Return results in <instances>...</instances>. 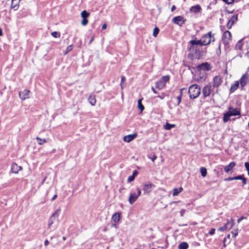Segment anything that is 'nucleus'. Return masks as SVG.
<instances>
[{
    "label": "nucleus",
    "instance_id": "338daca9",
    "mask_svg": "<svg viewBox=\"0 0 249 249\" xmlns=\"http://www.w3.org/2000/svg\"><path fill=\"white\" fill-rule=\"evenodd\" d=\"M62 239H63V240H66V237L64 236V237H63Z\"/></svg>",
    "mask_w": 249,
    "mask_h": 249
},
{
    "label": "nucleus",
    "instance_id": "f8f14e48",
    "mask_svg": "<svg viewBox=\"0 0 249 249\" xmlns=\"http://www.w3.org/2000/svg\"><path fill=\"white\" fill-rule=\"evenodd\" d=\"M154 187L155 185L152 183L144 184L142 188L144 194H149L151 192L152 188Z\"/></svg>",
    "mask_w": 249,
    "mask_h": 249
},
{
    "label": "nucleus",
    "instance_id": "f257e3e1",
    "mask_svg": "<svg viewBox=\"0 0 249 249\" xmlns=\"http://www.w3.org/2000/svg\"><path fill=\"white\" fill-rule=\"evenodd\" d=\"M60 212V209H57L50 217L48 224V230H50V231H53L56 229L58 223L57 218Z\"/></svg>",
    "mask_w": 249,
    "mask_h": 249
},
{
    "label": "nucleus",
    "instance_id": "f03ea898",
    "mask_svg": "<svg viewBox=\"0 0 249 249\" xmlns=\"http://www.w3.org/2000/svg\"><path fill=\"white\" fill-rule=\"evenodd\" d=\"M191 45L188 50L190 53L196 54L197 56L200 54L201 51V46L200 44L196 39H193L189 41Z\"/></svg>",
    "mask_w": 249,
    "mask_h": 249
},
{
    "label": "nucleus",
    "instance_id": "2eb2a0df",
    "mask_svg": "<svg viewBox=\"0 0 249 249\" xmlns=\"http://www.w3.org/2000/svg\"><path fill=\"white\" fill-rule=\"evenodd\" d=\"M30 91L28 90L25 89L23 91L19 92V98L22 100H24L29 98Z\"/></svg>",
    "mask_w": 249,
    "mask_h": 249
},
{
    "label": "nucleus",
    "instance_id": "6e6552de",
    "mask_svg": "<svg viewBox=\"0 0 249 249\" xmlns=\"http://www.w3.org/2000/svg\"><path fill=\"white\" fill-rule=\"evenodd\" d=\"M136 190L137 192V193H131L130 194L128 201L130 204H132L135 201H136L139 196L141 195V191L139 188H137Z\"/></svg>",
    "mask_w": 249,
    "mask_h": 249
},
{
    "label": "nucleus",
    "instance_id": "c9c22d12",
    "mask_svg": "<svg viewBox=\"0 0 249 249\" xmlns=\"http://www.w3.org/2000/svg\"><path fill=\"white\" fill-rule=\"evenodd\" d=\"M52 36L55 38L59 37L60 36V33L57 32H53L51 33Z\"/></svg>",
    "mask_w": 249,
    "mask_h": 249
},
{
    "label": "nucleus",
    "instance_id": "b1692460",
    "mask_svg": "<svg viewBox=\"0 0 249 249\" xmlns=\"http://www.w3.org/2000/svg\"><path fill=\"white\" fill-rule=\"evenodd\" d=\"M120 214L119 213H115L113 214L112 216V219L115 223L118 222L120 221Z\"/></svg>",
    "mask_w": 249,
    "mask_h": 249
},
{
    "label": "nucleus",
    "instance_id": "680f3d73",
    "mask_svg": "<svg viewBox=\"0 0 249 249\" xmlns=\"http://www.w3.org/2000/svg\"><path fill=\"white\" fill-rule=\"evenodd\" d=\"M46 179V177H44V178L43 179V180H42L41 181V184H43L44 182V181H45Z\"/></svg>",
    "mask_w": 249,
    "mask_h": 249
},
{
    "label": "nucleus",
    "instance_id": "bb28decb",
    "mask_svg": "<svg viewBox=\"0 0 249 249\" xmlns=\"http://www.w3.org/2000/svg\"><path fill=\"white\" fill-rule=\"evenodd\" d=\"M188 244L186 242H182L178 246L179 249H187Z\"/></svg>",
    "mask_w": 249,
    "mask_h": 249
},
{
    "label": "nucleus",
    "instance_id": "cd10ccee",
    "mask_svg": "<svg viewBox=\"0 0 249 249\" xmlns=\"http://www.w3.org/2000/svg\"><path fill=\"white\" fill-rule=\"evenodd\" d=\"M36 140L37 141L38 144L39 145H42L44 143L47 142V141L45 139H41L38 137H36Z\"/></svg>",
    "mask_w": 249,
    "mask_h": 249
},
{
    "label": "nucleus",
    "instance_id": "0eeeda50",
    "mask_svg": "<svg viewBox=\"0 0 249 249\" xmlns=\"http://www.w3.org/2000/svg\"><path fill=\"white\" fill-rule=\"evenodd\" d=\"M223 80L220 76H215L211 83L212 86L216 89L215 93L218 92V89L219 87L222 84Z\"/></svg>",
    "mask_w": 249,
    "mask_h": 249
},
{
    "label": "nucleus",
    "instance_id": "09e8293b",
    "mask_svg": "<svg viewBox=\"0 0 249 249\" xmlns=\"http://www.w3.org/2000/svg\"><path fill=\"white\" fill-rule=\"evenodd\" d=\"M185 212V210L184 209H182L180 212V214L181 216H183L184 215V213Z\"/></svg>",
    "mask_w": 249,
    "mask_h": 249
},
{
    "label": "nucleus",
    "instance_id": "13d9d810",
    "mask_svg": "<svg viewBox=\"0 0 249 249\" xmlns=\"http://www.w3.org/2000/svg\"><path fill=\"white\" fill-rule=\"evenodd\" d=\"M176 9V6L175 5H173L171 7V12H173Z\"/></svg>",
    "mask_w": 249,
    "mask_h": 249
},
{
    "label": "nucleus",
    "instance_id": "2f4dec72",
    "mask_svg": "<svg viewBox=\"0 0 249 249\" xmlns=\"http://www.w3.org/2000/svg\"><path fill=\"white\" fill-rule=\"evenodd\" d=\"M243 46L242 40H239L235 45V48L238 50H241Z\"/></svg>",
    "mask_w": 249,
    "mask_h": 249
},
{
    "label": "nucleus",
    "instance_id": "a18cd8bd",
    "mask_svg": "<svg viewBox=\"0 0 249 249\" xmlns=\"http://www.w3.org/2000/svg\"><path fill=\"white\" fill-rule=\"evenodd\" d=\"M227 230V229L226 228V227H225V225H224V226H222V227H220V228L218 229V230L219 231H225V230Z\"/></svg>",
    "mask_w": 249,
    "mask_h": 249
},
{
    "label": "nucleus",
    "instance_id": "774afa93",
    "mask_svg": "<svg viewBox=\"0 0 249 249\" xmlns=\"http://www.w3.org/2000/svg\"><path fill=\"white\" fill-rule=\"evenodd\" d=\"M113 226L114 227H115V226H116V224H114L113 225Z\"/></svg>",
    "mask_w": 249,
    "mask_h": 249
},
{
    "label": "nucleus",
    "instance_id": "ddd939ff",
    "mask_svg": "<svg viewBox=\"0 0 249 249\" xmlns=\"http://www.w3.org/2000/svg\"><path fill=\"white\" fill-rule=\"evenodd\" d=\"M238 18V15L235 14L232 16L231 19L229 20L228 23L227 24V28L228 29H230L231 26L233 25V24L236 22Z\"/></svg>",
    "mask_w": 249,
    "mask_h": 249
},
{
    "label": "nucleus",
    "instance_id": "4c0bfd02",
    "mask_svg": "<svg viewBox=\"0 0 249 249\" xmlns=\"http://www.w3.org/2000/svg\"><path fill=\"white\" fill-rule=\"evenodd\" d=\"M88 23V20L87 18H83L81 21V24L86 26Z\"/></svg>",
    "mask_w": 249,
    "mask_h": 249
},
{
    "label": "nucleus",
    "instance_id": "8fccbe9b",
    "mask_svg": "<svg viewBox=\"0 0 249 249\" xmlns=\"http://www.w3.org/2000/svg\"><path fill=\"white\" fill-rule=\"evenodd\" d=\"M186 89L185 88H181L180 89V94L182 96V94H183V91L185 90Z\"/></svg>",
    "mask_w": 249,
    "mask_h": 249
},
{
    "label": "nucleus",
    "instance_id": "1a4fd4ad",
    "mask_svg": "<svg viewBox=\"0 0 249 249\" xmlns=\"http://www.w3.org/2000/svg\"><path fill=\"white\" fill-rule=\"evenodd\" d=\"M169 80V76L168 75L163 76L161 79L159 80L156 83V88L160 90L163 89L165 86V84Z\"/></svg>",
    "mask_w": 249,
    "mask_h": 249
},
{
    "label": "nucleus",
    "instance_id": "9b49d317",
    "mask_svg": "<svg viewBox=\"0 0 249 249\" xmlns=\"http://www.w3.org/2000/svg\"><path fill=\"white\" fill-rule=\"evenodd\" d=\"M196 69L198 71H208L211 70L212 67L211 66V65L208 62H204L200 65H198L197 66Z\"/></svg>",
    "mask_w": 249,
    "mask_h": 249
},
{
    "label": "nucleus",
    "instance_id": "c85d7f7f",
    "mask_svg": "<svg viewBox=\"0 0 249 249\" xmlns=\"http://www.w3.org/2000/svg\"><path fill=\"white\" fill-rule=\"evenodd\" d=\"M175 126V124H170L168 123H167L164 125V128L166 130H170L172 128H173Z\"/></svg>",
    "mask_w": 249,
    "mask_h": 249
},
{
    "label": "nucleus",
    "instance_id": "39448f33",
    "mask_svg": "<svg viewBox=\"0 0 249 249\" xmlns=\"http://www.w3.org/2000/svg\"><path fill=\"white\" fill-rule=\"evenodd\" d=\"M200 44V46H206L210 44L212 41H214V38L212 36V32H209L204 35L200 39L197 40Z\"/></svg>",
    "mask_w": 249,
    "mask_h": 249
},
{
    "label": "nucleus",
    "instance_id": "c756f323",
    "mask_svg": "<svg viewBox=\"0 0 249 249\" xmlns=\"http://www.w3.org/2000/svg\"><path fill=\"white\" fill-rule=\"evenodd\" d=\"M81 16L82 18H87L89 16V13L87 12L86 10H84L81 12Z\"/></svg>",
    "mask_w": 249,
    "mask_h": 249
},
{
    "label": "nucleus",
    "instance_id": "f704fd0d",
    "mask_svg": "<svg viewBox=\"0 0 249 249\" xmlns=\"http://www.w3.org/2000/svg\"><path fill=\"white\" fill-rule=\"evenodd\" d=\"M125 80V78L124 76H121V82L120 84V86L122 89H123V88L125 86V84H124V82Z\"/></svg>",
    "mask_w": 249,
    "mask_h": 249
},
{
    "label": "nucleus",
    "instance_id": "f3484780",
    "mask_svg": "<svg viewBox=\"0 0 249 249\" xmlns=\"http://www.w3.org/2000/svg\"><path fill=\"white\" fill-rule=\"evenodd\" d=\"M235 166V163L233 161L230 162L228 165L225 166L224 171L226 173H229L232 170Z\"/></svg>",
    "mask_w": 249,
    "mask_h": 249
},
{
    "label": "nucleus",
    "instance_id": "e2e57ef3",
    "mask_svg": "<svg viewBox=\"0 0 249 249\" xmlns=\"http://www.w3.org/2000/svg\"><path fill=\"white\" fill-rule=\"evenodd\" d=\"M158 97L160 99H163L164 98V97L162 95H159Z\"/></svg>",
    "mask_w": 249,
    "mask_h": 249
},
{
    "label": "nucleus",
    "instance_id": "49530a36",
    "mask_svg": "<svg viewBox=\"0 0 249 249\" xmlns=\"http://www.w3.org/2000/svg\"><path fill=\"white\" fill-rule=\"evenodd\" d=\"M234 180L233 177H229V178H226L224 179V180L226 181H231V180Z\"/></svg>",
    "mask_w": 249,
    "mask_h": 249
},
{
    "label": "nucleus",
    "instance_id": "a19ab883",
    "mask_svg": "<svg viewBox=\"0 0 249 249\" xmlns=\"http://www.w3.org/2000/svg\"><path fill=\"white\" fill-rule=\"evenodd\" d=\"M222 0L228 4L232 3L234 1V0Z\"/></svg>",
    "mask_w": 249,
    "mask_h": 249
},
{
    "label": "nucleus",
    "instance_id": "dca6fc26",
    "mask_svg": "<svg viewBox=\"0 0 249 249\" xmlns=\"http://www.w3.org/2000/svg\"><path fill=\"white\" fill-rule=\"evenodd\" d=\"M22 169V167L18 166L17 163H13L11 165V172L15 174H17L19 171Z\"/></svg>",
    "mask_w": 249,
    "mask_h": 249
},
{
    "label": "nucleus",
    "instance_id": "864d4df0",
    "mask_svg": "<svg viewBox=\"0 0 249 249\" xmlns=\"http://www.w3.org/2000/svg\"><path fill=\"white\" fill-rule=\"evenodd\" d=\"M231 233L232 234L233 237H235L237 235V232L236 231H235V232L232 231Z\"/></svg>",
    "mask_w": 249,
    "mask_h": 249
},
{
    "label": "nucleus",
    "instance_id": "a878e982",
    "mask_svg": "<svg viewBox=\"0 0 249 249\" xmlns=\"http://www.w3.org/2000/svg\"><path fill=\"white\" fill-rule=\"evenodd\" d=\"M183 190V188L182 187H180L179 188H174L173 189V196H178L180 193H181Z\"/></svg>",
    "mask_w": 249,
    "mask_h": 249
},
{
    "label": "nucleus",
    "instance_id": "de8ad7c7",
    "mask_svg": "<svg viewBox=\"0 0 249 249\" xmlns=\"http://www.w3.org/2000/svg\"><path fill=\"white\" fill-rule=\"evenodd\" d=\"M242 180V183L244 185L246 184L247 183V179L245 178L244 177H243L242 179H241Z\"/></svg>",
    "mask_w": 249,
    "mask_h": 249
},
{
    "label": "nucleus",
    "instance_id": "4468645a",
    "mask_svg": "<svg viewBox=\"0 0 249 249\" xmlns=\"http://www.w3.org/2000/svg\"><path fill=\"white\" fill-rule=\"evenodd\" d=\"M137 136V134L136 133H135L132 134L124 136L123 138V140L125 142H129L132 140H133L135 138H136Z\"/></svg>",
    "mask_w": 249,
    "mask_h": 249
},
{
    "label": "nucleus",
    "instance_id": "603ef678",
    "mask_svg": "<svg viewBox=\"0 0 249 249\" xmlns=\"http://www.w3.org/2000/svg\"><path fill=\"white\" fill-rule=\"evenodd\" d=\"M107 25L106 24H104L102 26V29L105 30L107 28Z\"/></svg>",
    "mask_w": 249,
    "mask_h": 249
},
{
    "label": "nucleus",
    "instance_id": "ea45409f",
    "mask_svg": "<svg viewBox=\"0 0 249 249\" xmlns=\"http://www.w3.org/2000/svg\"><path fill=\"white\" fill-rule=\"evenodd\" d=\"M245 166L248 171V175H249V162H246L245 163Z\"/></svg>",
    "mask_w": 249,
    "mask_h": 249
},
{
    "label": "nucleus",
    "instance_id": "393cba45",
    "mask_svg": "<svg viewBox=\"0 0 249 249\" xmlns=\"http://www.w3.org/2000/svg\"><path fill=\"white\" fill-rule=\"evenodd\" d=\"M239 85V81H236L235 83L231 87L230 91L231 92H234L238 88Z\"/></svg>",
    "mask_w": 249,
    "mask_h": 249
},
{
    "label": "nucleus",
    "instance_id": "6e6d98bb",
    "mask_svg": "<svg viewBox=\"0 0 249 249\" xmlns=\"http://www.w3.org/2000/svg\"><path fill=\"white\" fill-rule=\"evenodd\" d=\"M49 242L48 240H46L44 242V245L45 246H47L49 245Z\"/></svg>",
    "mask_w": 249,
    "mask_h": 249
},
{
    "label": "nucleus",
    "instance_id": "052dcab7",
    "mask_svg": "<svg viewBox=\"0 0 249 249\" xmlns=\"http://www.w3.org/2000/svg\"><path fill=\"white\" fill-rule=\"evenodd\" d=\"M56 197H57V195H55L52 197V200H54Z\"/></svg>",
    "mask_w": 249,
    "mask_h": 249
},
{
    "label": "nucleus",
    "instance_id": "473e14b6",
    "mask_svg": "<svg viewBox=\"0 0 249 249\" xmlns=\"http://www.w3.org/2000/svg\"><path fill=\"white\" fill-rule=\"evenodd\" d=\"M142 99H140L138 102V107L141 110V111H142L144 108V106L142 104Z\"/></svg>",
    "mask_w": 249,
    "mask_h": 249
},
{
    "label": "nucleus",
    "instance_id": "7c9ffc66",
    "mask_svg": "<svg viewBox=\"0 0 249 249\" xmlns=\"http://www.w3.org/2000/svg\"><path fill=\"white\" fill-rule=\"evenodd\" d=\"M200 173H201V176L203 177H205L207 175V170H206V168H205V167H201L200 168Z\"/></svg>",
    "mask_w": 249,
    "mask_h": 249
},
{
    "label": "nucleus",
    "instance_id": "e433bc0d",
    "mask_svg": "<svg viewBox=\"0 0 249 249\" xmlns=\"http://www.w3.org/2000/svg\"><path fill=\"white\" fill-rule=\"evenodd\" d=\"M73 49V45H71L70 46H69L67 49L66 50V51L64 53V54H66L67 53H68L69 52H70Z\"/></svg>",
    "mask_w": 249,
    "mask_h": 249
},
{
    "label": "nucleus",
    "instance_id": "4be33fe9",
    "mask_svg": "<svg viewBox=\"0 0 249 249\" xmlns=\"http://www.w3.org/2000/svg\"><path fill=\"white\" fill-rule=\"evenodd\" d=\"M234 224V220L231 219L227 220V222L225 224V226L227 230H230L233 226Z\"/></svg>",
    "mask_w": 249,
    "mask_h": 249
},
{
    "label": "nucleus",
    "instance_id": "69168bd1",
    "mask_svg": "<svg viewBox=\"0 0 249 249\" xmlns=\"http://www.w3.org/2000/svg\"><path fill=\"white\" fill-rule=\"evenodd\" d=\"M2 35V32L1 29H0V36Z\"/></svg>",
    "mask_w": 249,
    "mask_h": 249
},
{
    "label": "nucleus",
    "instance_id": "7ed1b4c3",
    "mask_svg": "<svg viewBox=\"0 0 249 249\" xmlns=\"http://www.w3.org/2000/svg\"><path fill=\"white\" fill-rule=\"evenodd\" d=\"M241 115L240 110L237 108H233L230 107L228 108V111L224 114L223 122L226 123L228 122L231 116H240Z\"/></svg>",
    "mask_w": 249,
    "mask_h": 249
},
{
    "label": "nucleus",
    "instance_id": "58836bf2",
    "mask_svg": "<svg viewBox=\"0 0 249 249\" xmlns=\"http://www.w3.org/2000/svg\"><path fill=\"white\" fill-rule=\"evenodd\" d=\"M135 178V177H134V176H129L128 178H127V181L128 182H130L131 181H132Z\"/></svg>",
    "mask_w": 249,
    "mask_h": 249
},
{
    "label": "nucleus",
    "instance_id": "20e7f679",
    "mask_svg": "<svg viewBox=\"0 0 249 249\" xmlns=\"http://www.w3.org/2000/svg\"><path fill=\"white\" fill-rule=\"evenodd\" d=\"M201 89L197 84L191 85L188 90V94L191 99H195L199 96L200 94Z\"/></svg>",
    "mask_w": 249,
    "mask_h": 249
},
{
    "label": "nucleus",
    "instance_id": "a211bd4d",
    "mask_svg": "<svg viewBox=\"0 0 249 249\" xmlns=\"http://www.w3.org/2000/svg\"><path fill=\"white\" fill-rule=\"evenodd\" d=\"M201 10V7L199 4L193 6L190 8V11L195 14L200 12Z\"/></svg>",
    "mask_w": 249,
    "mask_h": 249
},
{
    "label": "nucleus",
    "instance_id": "4d7b16f0",
    "mask_svg": "<svg viewBox=\"0 0 249 249\" xmlns=\"http://www.w3.org/2000/svg\"><path fill=\"white\" fill-rule=\"evenodd\" d=\"M138 174V172L136 170H135L132 174V176H134V177Z\"/></svg>",
    "mask_w": 249,
    "mask_h": 249
},
{
    "label": "nucleus",
    "instance_id": "0e129e2a",
    "mask_svg": "<svg viewBox=\"0 0 249 249\" xmlns=\"http://www.w3.org/2000/svg\"><path fill=\"white\" fill-rule=\"evenodd\" d=\"M152 90L154 93L156 94L157 93V92L155 90V89H154V88L153 87L152 88Z\"/></svg>",
    "mask_w": 249,
    "mask_h": 249
},
{
    "label": "nucleus",
    "instance_id": "72a5a7b5",
    "mask_svg": "<svg viewBox=\"0 0 249 249\" xmlns=\"http://www.w3.org/2000/svg\"><path fill=\"white\" fill-rule=\"evenodd\" d=\"M159 31H160V30H159V28H158L157 27H155L153 30V36L154 37H156L157 36L158 34H159Z\"/></svg>",
    "mask_w": 249,
    "mask_h": 249
},
{
    "label": "nucleus",
    "instance_id": "9d476101",
    "mask_svg": "<svg viewBox=\"0 0 249 249\" xmlns=\"http://www.w3.org/2000/svg\"><path fill=\"white\" fill-rule=\"evenodd\" d=\"M186 21V19L181 16L175 17L173 18L172 22L179 26H182Z\"/></svg>",
    "mask_w": 249,
    "mask_h": 249
},
{
    "label": "nucleus",
    "instance_id": "6ab92c4d",
    "mask_svg": "<svg viewBox=\"0 0 249 249\" xmlns=\"http://www.w3.org/2000/svg\"><path fill=\"white\" fill-rule=\"evenodd\" d=\"M231 35L230 31H225L222 36V39L225 42H228L229 40H230L231 38Z\"/></svg>",
    "mask_w": 249,
    "mask_h": 249
},
{
    "label": "nucleus",
    "instance_id": "412c9836",
    "mask_svg": "<svg viewBox=\"0 0 249 249\" xmlns=\"http://www.w3.org/2000/svg\"><path fill=\"white\" fill-rule=\"evenodd\" d=\"M20 0H12L11 8L14 10H17L19 7Z\"/></svg>",
    "mask_w": 249,
    "mask_h": 249
},
{
    "label": "nucleus",
    "instance_id": "79ce46f5",
    "mask_svg": "<svg viewBox=\"0 0 249 249\" xmlns=\"http://www.w3.org/2000/svg\"><path fill=\"white\" fill-rule=\"evenodd\" d=\"M243 176L240 175L233 177L234 180H241Z\"/></svg>",
    "mask_w": 249,
    "mask_h": 249
},
{
    "label": "nucleus",
    "instance_id": "3c124183",
    "mask_svg": "<svg viewBox=\"0 0 249 249\" xmlns=\"http://www.w3.org/2000/svg\"><path fill=\"white\" fill-rule=\"evenodd\" d=\"M245 218L243 216H242L240 218H239L238 220H237V222L238 223H239L243 219H244Z\"/></svg>",
    "mask_w": 249,
    "mask_h": 249
},
{
    "label": "nucleus",
    "instance_id": "5701e85b",
    "mask_svg": "<svg viewBox=\"0 0 249 249\" xmlns=\"http://www.w3.org/2000/svg\"><path fill=\"white\" fill-rule=\"evenodd\" d=\"M88 101L91 106H94L96 104V100L94 95H90L88 98Z\"/></svg>",
    "mask_w": 249,
    "mask_h": 249
},
{
    "label": "nucleus",
    "instance_id": "5fc2aeb1",
    "mask_svg": "<svg viewBox=\"0 0 249 249\" xmlns=\"http://www.w3.org/2000/svg\"><path fill=\"white\" fill-rule=\"evenodd\" d=\"M157 157L155 155H154L153 157L151 158V160L153 162L154 161V160L156 159Z\"/></svg>",
    "mask_w": 249,
    "mask_h": 249
},
{
    "label": "nucleus",
    "instance_id": "bf43d9fd",
    "mask_svg": "<svg viewBox=\"0 0 249 249\" xmlns=\"http://www.w3.org/2000/svg\"><path fill=\"white\" fill-rule=\"evenodd\" d=\"M94 36L91 37L89 41V44H90L94 40Z\"/></svg>",
    "mask_w": 249,
    "mask_h": 249
},
{
    "label": "nucleus",
    "instance_id": "aec40b11",
    "mask_svg": "<svg viewBox=\"0 0 249 249\" xmlns=\"http://www.w3.org/2000/svg\"><path fill=\"white\" fill-rule=\"evenodd\" d=\"M248 79V76L247 74H244L241 78L239 82L240 83V85L242 88L244 87L246 85Z\"/></svg>",
    "mask_w": 249,
    "mask_h": 249
},
{
    "label": "nucleus",
    "instance_id": "37998d69",
    "mask_svg": "<svg viewBox=\"0 0 249 249\" xmlns=\"http://www.w3.org/2000/svg\"><path fill=\"white\" fill-rule=\"evenodd\" d=\"M181 97H182V96L179 94V95H178V97H177V100L178 101V106L179 105L180 103L181 102Z\"/></svg>",
    "mask_w": 249,
    "mask_h": 249
},
{
    "label": "nucleus",
    "instance_id": "423d86ee",
    "mask_svg": "<svg viewBox=\"0 0 249 249\" xmlns=\"http://www.w3.org/2000/svg\"><path fill=\"white\" fill-rule=\"evenodd\" d=\"M214 89H215L213 87L211 83H209L207 85L205 86L202 89V94L204 97H207L210 95H214Z\"/></svg>",
    "mask_w": 249,
    "mask_h": 249
},
{
    "label": "nucleus",
    "instance_id": "c03bdc74",
    "mask_svg": "<svg viewBox=\"0 0 249 249\" xmlns=\"http://www.w3.org/2000/svg\"><path fill=\"white\" fill-rule=\"evenodd\" d=\"M215 231V229H212L210 231L209 234H210L211 235H213L214 234Z\"/></svg>",
    "mask_w": 249,
    "mask_h": 249
}]
</instances>
